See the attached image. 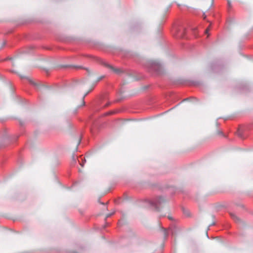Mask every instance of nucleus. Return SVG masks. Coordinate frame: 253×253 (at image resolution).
<instances>
[{
    "label": "nucleus",
    "instance_id": "nucleus-1",
    "mask_svg": "<svg viewBox=\"0 0 253 253\" xmlns=\"http://www.w3.org/2000/svg\"><path fill=\"white\" fill-rule=\"evenodd\" d=\"M180 26L178 23L174 22L172 24L171 28V33L172 35L177 38H180L182 37V35L180 34Z\"/></svg>",
    "mask_w": 253,
    "mask_h": 253
},
{
    "label": "nucleus",
    "instance_id": "nucleus-2",
    "mask_svg": "<svg viewBox=\"0 0 253 253\" xmlns=\"http://www.w3.org/2000/svg\"><path fill=\"white\" fill-rule=\"evenodd\" d=\"M169 7H170V6L168 5L167 6L166 8V9L164 8V10L162 12L161 15V22H160L161 24L163 25L165 24V23L166 21L167 18V15L166 13L169 11Z\"/></svg>",
    "mask_w": 253,
    "mask_h": 253
},
{
    "label": "nucleus",
    "instance_id": "nucleus-3",
    "mask_svg": "<svg viewBox=\"0 0 253 253\" xmlns=\"http://www.w3.org/2000/svg\"><path fill=\"white\" fill-rule=\"evenodd\" d=\"M168 232L166 229L159 226V236H160L164 242L168 237Z\"/></svg>",
    "mask_w": 253,
    "mask_h": 253
},
{
    "label": "nucleus",
    "instance_id": "nucleus-4",
    "mask_svg": "<svg viewBox=\"0 0 253 253\" xmlns=\"http://www.w3.org/2000/svg\"><path fill=\"white\" fill-rule=\"evenodd\" d=\"M147 66L152 70H156L157 68V63L155 61L150 60L148 61Z\"/></svg>",
    "mask_w": 253,
    "mask_h": 253
},
{
    "label": "nucleus",
    "instance_id": "nucleus-5",
    "mask_svg": "<svg viewBox=\"0 0 253 253\" xmlns=\"http://www.w3.org/2000/svg\"><path fill=\"white\" fill-rule=\"evenodd\" d=\"M110 67L116 73H119L121 72V70L120 69H115L111 66Z\"/></svg>",
    "mask_w": 253,
    "mask_h": 253
},
{
    "label": "nucleus",
    "instance_id": "nucleus-6",
    "mask_svg": "<svg viewBox=\"0 0 253 253\" xmlns=\"http://www.w3.org/2000/svg\"><path fill=\"white\" fill-rule=\"evenodd\" d=\"M151 205L153 206H154L155 207V208L156 210H157V205H156V203L154 201H151Z\"/></svg>",
    "mask_w": 253,
    "mask_h": 253
},
{
    "label": "nucleus",
    "instance_id": "nucleus-7",
    "mask_svg": "<svg viewBox=\"0 0 253 253\" xmlns=\"http://www.w3.org/2000/svg\"><path fill=\"white\" fill-rule=\"evenodd\" d=\"M231 216L235 220H238L237 216L234 213H231Z\"/></svg>",
    "mask_w": 253,
    "mask_h": 253
},
{
    "label": "nucleus",
    "instance_id": "nucleus-8",
    "mask_svg": "<svg viewBox=\"0 0 253 253\" xmlns=\"http://www.w3.org/2000/svg\"><path fill=\"white\" fill-rule=\"evenodd\" d=\"M210 30V27H208V28L206 30V31H205V33H206V34H208V33H209V32Z\"/></svg>",
    "mask_w": 253,
    "mask_h": 253
},
{
    "label": "nucleus",
    "instance_id": "nucleus-9",
    "mask_svg": "<svg viewBox=\"0 0 253 253\" xmlns=\"http://www.w3.org/2000/svg\"><path fill=\"white\" fill-rule=\"evenodd\" d=\"M103 78H104V76H101V77H99V78L97 79V82L100 81V80H101Z\"/></svg>",
    "mask_w": 253,
    "mask_h": 253
},
{
    "label": "nucleus",
    "instance_id": "nucleus-10",
    "mask_svg": "<svg viewBox=\"0 0 253 253\" xmlns=\"http://www.w3.org/2000/svg\"><path fill=\"white\" fill-rule=\"evenodd\" d=\"M73 159L74 161L75 162H76V160H75V158L74 156H73Z\"/></svg>",
    "mask_w": 253,
    "mask_h": 253
},
{
    "label": "nucleus",
    "instance_id": "nucleus-11",
    "mask_svg": "<svg viewBox=\"0 0 253 253\" xmlns=\"http://www.w3.org/2000/svg\"><path fill=\"white\" fill-rule=\"evenodd\" d=\"M169 218L170 220H172V218L171 216H169Z\"/></svg>",
    "mask_w": 253,
    "mask_h": 253
},
{
    "label": "nucleus",
    "instance_id": "nucleus-12",
    "mask_svg": "<svg viewBox=\"0 0 253 253\" xmlns=\"http://www.w3.org/2000/svg\"><path fill=\"white\" fill-rule=\"evenodd\" d=\"M203 16H204V18L205 19L206 18V15L205 14H203Z\"/></svg>",
    "mask_w": 253,
    "mask_h": 253
},
{
    "label": "nucleus",
    "instance_id": "nucleus-13",
    "mask_svg": "<svg viewBox=\"0 0 253 253\" xmlns=\"http://www.w3.org/2000/svg\"><path fill=\"white\" fill-rule=\"evenodd\" d=\"M110 215H111V214H109L108 215H107V217H109V216H110Z\"/></svg>",
    "mask_w": 253,
    "mask_h": 253
}]
</instances>
